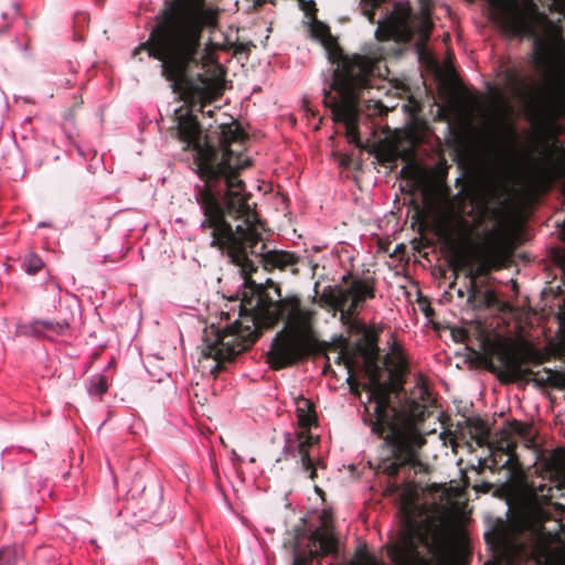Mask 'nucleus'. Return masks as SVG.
I'll return each instance as SVG.
<instances>
[{
  "label": "nucleus",
  "instance_id": "f257e3e1",
  "mask_svg": "<svg viewBox=\"0 0 565 565\" xmlns=\"http://www.w3.org/2000/svg\"><path fill=\"white\" fill-rule=\"evenodd\" d=\"M313 315L312 310L301 307L297 296L274 301L266 294H259L252 313L244 318L247 324L235 321L224 329L213 324L204 329L202 355L216 362L212 373L217 374L225 370V362L234 361L258 340L262 329L285 321L284 329L273 341L268 362L274 370L291 366L316 351L317 340L310 333Z\"/></svg>",
  "mask_w": 565,
  "mask_h": 565
},
{
  "label": "nucleus",
  "instance_id": "f03ea898",
  "mask_svg": "<svg viewBox=\"0 0 565 565\" xmlns=\"http://www.w3.org/2000/svg\"><path fill=\"white\" fill-rule=\"evenodd\" d=\"M175 116V136L195 152L194 172L200 182L194 185V199L203 218L222 212H242L250 199L239 178L242 170L250 164L242 153L247 134L238 124L222 126L218 145L215 146L207 135H202V126L191 110L181 114L179 108Z\"/></svg>",
  "mask_w": 565,
  "mask_h": 565
},
{
  "label": "nucleus",
  "instance_id": "7ed1b4c3",
  "mask_svg": "<svg viewBox=\"0 0 565 565\" xmlns=\"http://www.w3.org/2000/svg\"><path fill=\"white\" fill-rule=\"evenodd\" d=\"M216 25V11L205 8L193 11L181 0H172L157 18L149 39L135 49L134 55L146 51L161 62V74L171 83L172 92L182 90L189 99H209L214 94V79L191 73L201 65L203 29Z\"/></svg>",
  "mask_w": 565,
  "mask_h": 565
},
{
  "label": "nucleus",
  "instance_id": "20e7f679",
  "mask_svg": "<svg viewBox=\"0 0 565 565\" xmlns=\"http://www.w3.org/2000/svg\"><path fill=\"white\" fill-rule=\"evenodd\" d=\"M244 206L242 212H222L202 220L200 228L204 233L209 232L212 238L210 246L221 250L231 263L239 267L246 281L250 280L259 265L266 271L290 268L294 274L298 273L295 266L299 264L300 257L287 250H266V244L258 232L264 228V223L248 202Z\"/></svg>",
  "mask_w": 565,
  "mask_h": 565
},
{
  "label": "nucleus",
  "instance_id": "39448f33",
  "mask_svg": "<svg viewBox=\"0 0 565 565\" xmlns=\"http://www.w3.org/2000/svg\"><path fill=\"white\" fill-rule=\"evenodd\" d=\"M393 381L377 385L362 386L375 402V419L370 422L371 430L383 439L382 449L387 452L379 468L390 478H395L403 467L419 463L418 449L426 443L416 428L411 415L392 405Z\"/></svg>",
  "mask_w": 565,
  "mask_h": 565
},
{
  "label": "nucleus",
  "instance_id": "423d86ee",
  "mask_svg": "<svg viewBox=\"0 0 565 565\" xmlns=\"http://www.w3.org/2000/svg\"><path fill=\"white\" fill-rule=\"evenodd\" d=\"M463 214V209L446 210L437 223L436 233L449 253L448 263L454 274L449 288H455L459 273L465 270V276L469 279L468 294L471 299L478 292L477 279L480 273H476L469 257L476 245L475 226Z\"/></svg>",
  "mask_w": 565,
  "mask_h": 565
},
{
  "label": "nucleus",
  "instance_id": "0eeeda50",
  "mask_svg": "<svg viewBox=\"0 0 565 565\" xmlns=\"http://www.w3.org/2000/svg\"><path fill=\"white\" fill-rule=\"evenodd\" d=\"M342 285L327 286L319 296V303L340 311V321L350 333L362 334L366 326L354 319L367 300L375 298L376 279L373 276L359 277L351 273L342 277Z\"/></svg>",
  "mask_w": 565,
  "mask_h": 565
},
{
  "label": "nucleus",
  "instance_id": "6e6552de",
  "mask_svg": "<svg viewBox=\"0 0 565 565\" xmlns=\"http://www.w3.org/2000/svg\"><path fill=\"white\" fill-rule=\"evenodd\" d=\"M321 44L330 63L337 65L327 89L333 92L352 86H371L372 78L379 70V58L359 53L345 54L332 34Z\"/></svg>",
  "mask_w": 565,
  "mask_h": 565
},
{
  "label": "nucleus",
  "instance_id": "1a4fd4ad",
  "mask_svg": "<svg viewBox=\"0 0 565 565\" xmlns=\"http://www.w3.org/2000/svg\"><path fill=\"white\" fill-rule=\"evenodd\" d=\"M290 537L284 542V547L292 554L291 565H311L315 558L337 554L338 539L328 525L313 531L307 529L305 519L294 526Z\"/></svg>",
  "mask_w": 565,
  "mask_h": 565
},
{
  "label": "nucleus",
  "instance_id": "9d476101",
  "mask_svg": "<svg viewBox=\"0 0 565 565\" xmlns=\"http://www.w3.org/2000/svg\"><path fill=\"white\" fill-rule=\"evenodd\" d=\"M492 354L495 355L501 366L490 361L487 369L497 374L502 383L533 381L536 372L525 367V365L533 362L537 353L530 344L514 347L505 342H499L493 347Z\"/></svg>",
  "mask_w": 565,
  "mask_h": 565
},
{
  "label": "nucleus",
  "instance_id": "9b49d317",
  "mask_svg": "<svg viewBox=\"0 0 565 565\" xmlns=\"http://www.w3.org/2000/svg\"><path fill=\"white\" fill-rule=\"evenodd\" d=\"M426 546L429 556L420 553L412 535L404 534L387 546V556L394 565H451V551L445 541Z\"/></svg>",
  "mask_w": 565,
  "mask_h": 565
},
{
  "label": "nucleus",
  "instance_id": "f8f14e48",
  "mask_svg": "<svg viewBox=\"0 0 565 565\" xmlns=\"http://www.w3.org/2000/svg\"><path fill=\"white\" fill-rule=\"evenodd\" d=\"M370 86H352L334 90L332 95L330 89L323 88V104L332 111V120L345 125L347 137L350 142L360 145L359 137V116L360 98L364 89Z\"/></svg>",
  "mask_w": 565,
  "mask_h": 565
},
{
  "label": "nucleus",
  "instance_id": "ddd939ff",
  "mask_svg": "<svg viewBox=\"0 0 565 565\" xmlns=\"http://www.w3.org/2000/svg\"><path fill=\"white\" fill-rule=\"evenodd\" d=\"M516 441L509 436H501L497 445L491 448L489 458L479 459L478 465L469 469L478 476L489 469L492 473L504 471L503 479L498 481L504 484L518 482L524 477L522 463L516 454Z\"/></svg>",
  "mask_w": 565,
  "mask_h": 565
},
{
  "label": "nucleus",
  "instance_id": "4468645a",
  "mask_svg": "<svg viewBox=\"0 0 565 565\" xmlns=\"http://www.w3.org/2000/svg\"><path fill=\"white\" fill-rule=\"evenodd\" d=\"M411 9L402 2L394 4V10L386 14L383 20L376 21L377 29L375 36L379 41H403L409 42L413 39L414 30L409 24Z\"/></svg>",
  "mask_w": 565,
  "mask_h": 565
},
{
  "label": "nucleus",
  "instance_id": "2eb2a0df",
  "mask_svg": "<svg viewBox=\"0 0 565 565\" xmlns=\"http://www.w3.org/2000/svg\"><path fill=\"white\" fill-rule=\"evenodd\" d=\"M504 78L511 93L523 102H534L540 97V92L531 83L527 76L516 67H508L504 72Z\"/></svg>",
  "mask_w": 565,
  "mask_h": 565
},
{
  "label": "nucleus",
  "instance_id": "dca6fc26",
  "mask_svg": "<svg viewBox=\"0 0 565 565\" xmlns=\"http://www.w3.org/2000/svg\"><path fill=\"white\" fill-rule=\"evenodd\" d=\"M68 327L70 324L65 320H35L30 326L19 327L18 334L41 337L44 335L45 331L54 334H64Z\"/></svg>",
  "mask_w": 565,
  "mask_h": 565
},
{
  "label": "nucleus",
  "instance_id": "f3484780",
  "mask_svg": "<svg viewBox=\"0 0 565 565\" xmlns=\"http://www.w3.org/2000/svg\"><path fill=\"white\" fill-rule=\"evenodd\" d=\"M298 438L297 454L300 457L301 467L303 471L309 472V478L313 480L317 477V468L310 457V448L318 443L319 438L306 433H300Z\"/></svg>",
  "mask_w": 565,
  "mask_h": 565
},
{
  "label": "nucleus",
  "instance_id": "a211bd4d",
  "mask_svg": "<svg viewBox=\"0 0 565 565\" xmlns=\"http://www.w3.org/2000/svg\"><path fill=\"white\" fill-rule=\"evenodd\" d=\"M381 331V329L374 327H366L356 343L351 344L356 355L379 354L380 349L377 342Z\"/></svg>",
  "mask_w": 565,
  "mask_h": 565
},
{
  "label": "nucleus",
  "instance_id": "6ab92c4d",
  "mask_svg": "<svg viewBox=\"0 0 565 565\" xmlns=\"http://www.w3.org/2000/svg\"><path fill=\"white\" fill-rule=\"evenodd\" d=\"M555 179L556 174L553 168H541L530 178V189L536 194L546 193L552 189Z\"/></svg>",
  "mask_w": 565,
  "mask_h": 565
},
{
  "label": "nucleus",
  "instance_id": "aec40b11",
  "mask_svg": "<svg viewBox=\"0 0 565 565\" xmlns=\"http://www.w3.org/2000/svg\"><path fill=\"white\" fill-rule=\"evenodd\" d=\"M296 414L301 428L310 429L317 424V415L313 403L305 397L296 401Z\"/></svg>",
  "mask_w": 565,
  "mask_h": 565
},
{
  "label": "nucleus",
  "instance_id": "412c9836",
  "mask_svg": "<svg viewBox=\"0 0 565 565\" xmlns=\"http://www.w3.org/2000/svg\"><path fill=\"white\" fill-rule=\"evenodd\" d=\"M465 423L469 428L471 438L477 443L478 446L483 447L488 445L490 429L486 420L480 417H467Z\"/></svg>",
  "mask_w": 565,
  "mask_h": 565
},
{
  "label": "nucleus",
  "instance_id": "4be33fe9",
  "mask_svg": "<svg viewBox=\"0 0 565 565\" xmlns=\"http://www.w3.org/2000/svg\"><path fill=\"white\" fill-rule=\"evenodd\" d=\"M214 79V94H213V97L209 98V99H205V98H200V99H196V98H193V99H189V98H185V96L183 95L182 90H178V92H174L175 94H179L180 95V98L188 103L190 105V107L192 109H195L206 116H210L212 117L213 114H214V110H205V106L211 104L213 100L217 99L221 95H222V88L217 85V79L215 77H212Z\"/></svg>",
  "mask_w": 565,
  "mask_h": 565
},
{
  "label": "nucleus",
  "instance_id": "5701e85b",
  "mask_svg": "<svg viewBox=\"0 0 565 565\" xmlns=\"http://www.w3.org/2000/svg\"><path fill=\"white\" fill-rule=\"evenodd\" d=\"M364 361L365 375L369 379V383L363 386L377 385L382 382V367L379 364V354H365L361 355Z\"/></svg>",
  "mask_w": 565,
  "mask_h": 565
},
{
  "label": "nucleus",
  "instance_id": "b1692460",
  "mask_svg": "<svg viewBox=\"0 0 565 565\" xmlns=\"http://www.w3.org/2000/svg\"><path fill=\"white\" fill-rule=\"evenodd\" d=\"M543 371L547 375L544 377L540 375V372H536L533 377V382L542 387L551 386L558 390H565V371H552L546 367Z\"/></svg>",
  "mask_w": 565,
  "mask_h": 565
},
{
  "label": "nucleus",
  "instance_id": "393cba45",
  "mask_svg": "<svg viewBox=\"0 0 565 565\" xmlns=\"http://www.w3.org/2000/svg\"><path fill=\"white\" fill-rule=\"evenodd\" d=\"M340 352L335 359L337 364H343L345 369L348 370V373H354V370L356 367V353L353 351V348L351 347V343L347 340L341 338L340 339Z\"/></svg>",
  "mask_w": 565,
  "mask_h": 565
},
{
  "label": "nucleus",
  "instance_id": "a878e982",
  "mask_svg": "<svg viewBox=\"0 0 565 565\" xmlns=\"http://www.w3.org/2000/svg\"><path fill=\"white\" fill-rule=\"evenodd\" d=\"M508 429L502 430L501 436H509L513 438L512 435H518L525 443H534L533 440V430L530 424L520 422L518 419H511L507 423Z\"/></svg>",
  "mask_w": 565,
  "mask_h": 565
},
{
  "label": "nucleus",
  "instance_id": "bb28decb",
  "mask_svg": "<svg viewBox=\"0 0 565 565\" xmlns=\"http://www.w3.org/2000/svg\"><path fill=\"white\" fill-rule=\"evenodd\" d=\"M24 551L20 545L6 546L0 550V565H18L23 559Z\"/></svg>",
  "mask_w": 565,
  "mask_h": 565
},
{
  "label": "nucleus",
  "instance_id": "cd10ccee",
  "mask_svg": "<svg viewBox=\"0 0 565 565\" xmlns=\"http://www.w3.org/2000/svg\"><path fill=\"white\" fill-rule=\"evenodd\" d=\"M487 143L490 151L499 157L507 156L510 152L509 141L497 134H490L487 137Z\"/></svg>",
  "mask_w": 565,
  "mask_h": 565
},
{
  "label": "nucleus",
  "instance_id": "c85d7f7f",
  "mask_svg": "<svg viewBox=\"0 0 565 565\" xmlns=\"http://www.w3.org/2000/svg\"><path fill=\"white\" fill-rule=\"evenodd\" d=\"M419 24L417 26V32L419 34V42L424 45L430 38L434 23L431 21L430 14H418Z\"/></svg>",
  "mask_w": 565,
  "mask_h": 565
},
{
  "label": "nucleus",
  "instance_id": "c756f323",
  "mask_svg": "<svg viewBox=\"0 0 565 565\" xmlns=\"http://www.w3.org/2000/svg\"><path fill=\"white\" fill-rule=\"evenodd\" d=\"M386 0H360L361 12L367 18L370 23H375V10L381 7Z\"/></svg>",
  "mask_w": 565,
  "mask_h": 565
},
{
  "label": "nucleus",
  "instance_id": "7c9ffc66",
  "mask_svg": "<svg viewBox=\"0 0 565 565\" xmlns=\"http://www.w3.org/2000/svg\"><path fill=\"white\" fill-rule=\"evenodd\" d=\"M43 265V260L34 252H30L29 254H26L23 259L24 269L29 275H35L36 273H39L42 269Z\"/></svg>",
  "mask_w": 565,
  "mask_h": 565
},
{
  "label": "nucleus",
  "instance_id": "2f4dec72",
  "mask_svg": "<svg viewBox=\"0 0 565 565\" xmlns=\"http://www.w3.org/2000/svg\"><path fill=\"white\" fill-rule=\"evenodd\" d=\"M310 33L320 43L331 35L330 28L318 19L311 21Z\"/></svg>",
  "mask_w": 565,
  "mask_h": 565
},
{
  "label": "nucleus",
  "instance_id": "473e14b6",
  "mask_svg": "<svg viewBox=\"0 0 565 565\" xmlns=\"http://www.w3.org/2000/svg\"><path fill=\"white\" fill-rule=\"evenodd\" d=\"M108 390V380L103 374H96L92 377L89 384V393L97 396H103Z\"/></svg>",
  "mask_w": 565,
  "mask_h": 565
},
{
  "label": "nucleus",
  "instance_id": "72a5a7b5",
  "mask_svg": "<svg viewBox=\"0 0 565 565\" xmlns=\"http://www.w3.org/2000/svg\"><path fill=\"white\" fill-rule=\"evenodd\" d=\"M462 483L465 488L471 487L477 492L481 493H488L492 490L493 484L489 481H481V482H475L473 484L470 483V478L467 475L462 476Z\"/></svg>",
  "mask_w": 565,
  "mask_h": 565
},
{
  "label": "nucleus",
  "instance_id": "f704fd0d",
  "mask_svg": "<svg viewBox=\"0 0 565 565\" xmlns=\"http://www.w3.org/2000/svg\"><path fill=\"white\" fill-rule=\"evenodd\" d=\"M348 565H376V561L373 555L359 550L356 552V561H353Z\"/></svg>",
  "mask_w": 565,
  "mask_h": 565
},
{
  "label": "nucleus",
  "instance_id": "c9c22d12",
  "mask_svg": "<svg viewBox=\"0 0 565 565\" xmlns=\"http://www.w3.org/2000/svg\"><path fill=\"white\" fill-rule=\"evenodd\" d=\"M301 10L312 20L317 19L318 9L313 0H299Z\"/></svg>",
  "mask_w": 565,
  "mask_h": 565
},
{
  "label": "nucleus",
  "instance_id": "e433bc0d",
  "mask_svg": "<svg viewBox=\"0 0 565 565\" xmlns=\"http://www.w3.org/2000/svg\"><path fill=\"white\" fill-rule=\"evenodd\" d=\"M297 443L296 440H294L292 438L288 437L286 439V443H285V446H284V449H282V455H284V458L285 459H288L289 457H295L296 456V452H297Z\"/></svg>",
  "mask_w": 565,
  "mask_h": 565
},
{
  "label": "nucleus",
  "instance_id": "4c0bfd02",
  "mask_svg": "<svg viewBox=\"0 0 565 565\" xmlns=\"http://www.w3.org/2000/svg\"><path fill=\"white\" fill-rule=\"evenodd\" d=\"M409 411L413 414V416L416 417L418 420L422 422L425 419L426 408L418 402L412 401L409 405Z\"/></svg>",
  "mask_w": 565,
  "mask_h": 565
},
{
  "label": "nucleus",
  "instance_id": "58836bf2",
  "mask_svg": "<svg viewBox=\"0 0 565 565\" xmlns=\"http://www.w3.org/2000/svg\"><path fill=\"white\" fill-rule=\"evenodd\" d=\"M552 4L550 6L551 12H556L565 18V0H551Z\"/></svg>",
  "mask_w": 565,
  "mask_h": 565
},
{
  "label": "nucleus",
  "instance_id": "ea45409f",
  "mask_svg": "<svg viewBox=\"0 0 565 565\" xmlns=\"http://www.w3.org/2000/svg\"><path fill=\"white\" fill-rule=\"evenodd\" d=\"M419 2V14H430L434 7L433 0H418Z\"/></svg>",
  "mask_w": 565,
  "mask_h": 565
},
{
  "label": "nucleus",
  "instance_id": "a19ab883",
  "mask_svg": "<svg viewBox=\"0 0 565 565\" xmlns=\"http://www.w3.org/2000/svg\"><path fill=\"white\" fill-rule=\"evenodd\" d=\"M348 383L350 385L351 392L355 395H360V384L354 377V373H349Z\"/></svg>",
  "mask_w": 565,
  "mask_h": 565
},
{
  "label": "nucleus",
  "instance_id": "79ce46f5",
  "mask_svg": "<svg viewBox=\"0 0 565 565\" xmlns=\"http://www.w3.org/2000/svg\"><path fill=\"white\" fill-rule=\"evenodd\" d=\"M234 49V53H248L250 51V47L254 46L253 43H235L232 45Z\"/></svg>",
  "mask_w": 565,
  "mask_h": 565
},
{
  "label": "nucleus",
  "instance_id": "37998d69",
  "mask_svg": "<svg viewBox=\"0 0 565 565\" xmlns=\"http://www.w3.org/2000/svg\"><path fill=\"white\" fill-rule=\"evenodd\" d=\"M484 300L488 307L493 306L497 302V296L492 291H487Z\"/></svg>",
  "mask_w": 565,
  "mask_h": 565
},
{
  "label": "nucleus",
  "instance_id": "c03bdc74",
  "mask_svg": "<svg viewBox=\"0 0 565 565\" xmlns=\"http://www.w3.org/2000/svg\"><path fill=\"white\" fill-rule=\"evenodd\" d=\"M232 461L235 467L243 462L242 457L235 450H232Z\"/></svg>",
  "mask_w": 565,
  "mask_h": 565
},
{
  "label": "nucleus",
  "instance_id": "a18cd8bd",
  "mask_svg": "<svg viewBox=\"0 0 565 565\" xmlns=\"http://www.w3.org/2000/svg\"><path fill=\"white\" fill-rule=\"evenodd\" d=\"M558 315L562 317V319H565V298L563 299L562 305L559 306Z\"/></svg>",
  "mask_w": 565,
  "mask_h": 565
},
{
  "label": "nucleus",
  "instance_id": "49530a36",
  "mask_svg": "<svg viewBox=\"0 0 565 565\" xmlns=\"http://www.w3.org/2000/svg\"><path fill=\"white\" fill-rule=\"evenodd\" d=\"M393 383H394L393 393H398L399 391L403 390V383L402 382H399V383L393 382Z\"/></svg>",
  "mask_w": 565,
  "mask_h": 565
},
{
  "label": "nucleus",
  "instance_id": "de8ad7c7",
  "mask_svg": "<svg viewBox=\"0 0 565 565\" xmlns=\"http://www.w3.org/2000/svg\"><path fill=\"white\" fill-rule=\"evenodd\" d=\"M459 337H460V340L463 341L468 337L467 331L463 329L459 330Z\"/></svg>",
  "mask_w": 565,
  "mask_h": 565
},
{
  "label": "nucleus",
  "instance_id": "09e8293b",
  "mask_svg": "<svg viewBox=\"0 0 565 565\" xmlns=\"http://www.w3.org/2000/svg\"><path fill=\"white\" fill-rule=\"evenodd\" d=\"M428 394H429L428 390L426 387L423 388L422 390V399L425 401L426 399V395H428Z\"/></svg>",
  "mask_w": 565,
  "mask_h": 565
},
{
  "label": "nucleus",
  "instance_id": "8fccbe9b",
  "mask_svg": "<svg viewBox=\"0 0 565 565\" xmlns=\"http://www.w3.org/2000/svg\"><path fill=\"white\" fill-rule=\"evenodd\" d=\"M476 273H480V276H482L484 274V268L483 266H479L477 269H475Z\"/></svg>",
  "mask_w": 565,
  "mask_h": 565
},
{
  "label": "nucleus",
  "instance_id": "3c124183",
  "mask_svg": "<svg viewBox=\"0 0 565 565\" xmlns=\"http://www.w3.org/2000/svg\"><path fill=\"white\" fill-rule=\"evenodd\" d=\"M39 226H40V227H49V226H51V224H50V223L42 222V223H40V224H39Z\"/></svg>",
  "mask_w": 565,
  "mask_h": 565
},
{
  "label": "nucleus",
  "instance_id": "603ef678",
  "mask_svg": "<svg viewBox=\"0 0 565 565\" xmlns=\"http://www.w3.org/2000/svg\"><path fill=\"white\" fill-rule=\"evenodd\" d=\"M76 18H77V19L82 18L83 20H85V19H86V15H85V14H79V15H77Z\"/></svg>",
  "mask_w": 565,
  "mask_h": 565
},
{
  "label": "nucleus",
  "instance_id": "864d4df0",
  "mask_svg": "<svg viewBox=\"0 0 565 565\" xmlns=\"http://www.w3.org/2000/svg\"><path fill=\"white\" fill-rule=\"evenodd\" d=\"M458 296L462 298L463 297V291L459 289L458 290Z\"/></svg>",
  "mask_w": 565,
  "mask_h": 565
},
{
  "label": "nucleus",
  "instance_id": "5fc2aeb1",
  "mask_svg": "<svg viewBox=\"0 0 565 565\" xmlns=\"http://www.w3.org/2000/svg\"><path fill=\"white\" fill-rule=\"evenodd\" d=\"M451 565H456V562H455V558H454L452 554H451Z\"/></svg>",
  "mask_w": 565,
  "mask_h": 565
},
{
  "label": "nucleus",
  "instance_id": "6e6d98bb",
  "mask_svg": "<svg viewBox=\"0 0 565 565\" xmlns=\"http://www.w3.org/2000/svg\"><path fill=\"white\" fill-rule=\"evenodd\" d=\"M281 459H282L281 457L277 458V459H276V462H280V461H281Z\"/></svg>",
  "mask_w": 565,
  "mask_h": 565
}]
</instances>
